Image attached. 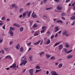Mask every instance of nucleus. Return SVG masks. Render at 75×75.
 <instances>
[{
    "label": "nucleus",
    "mask_w": 75,
    "mask_h": 75,
    "mask_svg": "<svg viewBox=\"0 0 75 75\" xmlns=\"http://www.w3.org/2000/svg\"><path fill=\"white\" fill-rule=\"evenodd\" d=\"M64 50L65 52V53H66V54H69V53H70V52H72V50H70L69 51H68H68V50L66 48H64Z\"/></svg>",
    "instance_id": "f257e3e1"
},
{
    "label": "nucleus",
    "mask_w": 75,
    "mask_h": 75,
    "mask_svg": "<svg viewBox=\"0 0 75 75\" xmlns=\"http://www.w3.org/2000/svg\"><path fill=\"white\" fill-rule=\"evenodd\" d=\"M33 71H34L33 69H31L29 70V72L30 75H33Z\"/></svg>",
    "instance_id": "f03ea898"
},
{
    "label": "nucleus",
    "mask_w": 75,
    "mask_h": 75,
    "mask_svg": "<svg viewBox=\"0 0 75 75\" xmlns=\"http://www.w3.org/2000/svg\"><path fill=\"white\" fill-rule=\"evenodd\" d=\"M10 68H13V69H15L16 68V63H14L12 66L10 67Z\"/></svg>",
    "instance_id": "7ed1b4c3"
},
{
    "label": "nucleus",
    "mask_w": 75,
    "mask_h": 75,
    "mask_svg": "<svg viewBox=\"0 0 75 75\" xmlns=\"http://www.w3.org/2000/svg\"><path fill=\"white\" fill-rule=\"evenodd\" d=\"M57 9L58 10H61L62 9V7L60 6H57Z\"/></svg>",
    "instance_id": "20e7f679"
},
{
    "label": "nucleus",
    "mask_w": 75,
    "mask_h": 75,
    "mask_svg": "<svg viewBox=\"0 0 75 75\" xmlns=\"http://www.w3.org/2000/svg\"><path fill=\"white\" fill-rule=\"evenodd\" d=\"M25 60H26V57L25 56H24L21 59L22 62L25 61Z\"/></svg>",
    "instance_id": "39448f33"
},
{
    "label": "nucleus",
    "mask_w": 75,
    "mask_h": 75,
    "mask_svg": "<svg viewBox=\"0 0 75 75\" xmlns=\"http://www.w3.org/2000/svg\"><path fill=\"white\" fill-rule=\"evenodd\" d=\"M6 58H8V59H10L11 60L12 59V58H11V57L10 56V55H8L6 56L5 57Z\"/></svg>",
    "instance_id": "423d86ee"
},
{
    "label": "nucleus",
    "mask_w": 75,
    "mask_h": 75,
    "mask_svg": "<svg viewBox=\"0 0 75 75\" xmlns=\"http://www.w3.org/2000/svg\"><path fill=\"white\" fill-rule=\"evenodd\" d=\"M55 33H56V32H57V31H58L59 30V28H58V27H56L55 28Z\"/></svg>",
    "instance_id": "0eeeda50"
},
{
    "label": "nucleus",
    "mask_w": 75,
    "mask_h": 75,
    "mask_svg": "<svg viewBox=\"0 0 75 75\" xmlns=\"http://www.w3.org/2000/svg\"><path fill=\"white\" fill-rule=\"evenodd\" d=\"M41 41V40L39 41L38 42H35L34 43V45H38L40 44V43Z\"/></svg>",
    "instance_id": "6e6552de"
},
{
    "label": "nucleus",
    "mask_w": 75,
    "mask_h": 75,
    "mask_svg": "<svg viewBox=\"0 0 75 75\" xmlns=\"http://www.w3.org/2000/svg\"><path fill=\"white\" fill-rule=\"evenodd\" d=\"M16 48V50H19L20 48V44H18L15 47Z\"/></svg>",
    "instance_id": "1a4fd4ad"
},
{
    "label": "nucleus",
    "mask_w": 75,
    "mask_h": 75,
    "mask_svg": "<svg viewBox=\"0 0 75 75\" xmlns=\"http://www.w3.org/2000/svg\"><path fill=\"white\" fill-rule=\"evenodd\" d=\"M15 30V28H13L11 26L10 27L9 31H13V30Z\"/></svg>",
    "instance_id": "9d476101"
},
{
    "label": "nucleus",
    "mask_w": 75,
    "mask_h": 75,
    "mask_svg": "<svg viewBox=\"0 0 75 75\" xmlns=\"http://www.w3.org/2000/svg\"><path fill=\"white\" fill-rule=\"evenodd\" d=\"M59 50H62V49L63 48V45H60L59 46Z\"/></svg>",
    "instance_id": "9b49d317"
},
{
    "label": "nucleus",
    "mask_w": 75,
    "mask_h": 75,
    "mask_svg": "<svg viewBox=\"0 0 75 75\" xmlns=\"http://www.w3.org/2000/svg\"><path fill=\"white\" fill-rule=\"evenodd\" d=\"M61 16H62V17H65L66 16V14H65V13L64 12H63L61 14Z\"/></svg>",
    "instance_id": "f8f14e48"
},
{
    "label": "nucleus",
    "mask_w": 75,
    "mask_h": 75,
    "mask_svg": "<svg viewBox=\"0 0 75 75\" xmlns=\"http://www.w3.org/2000/svg\"><path fill=\"white\" fill-rule=\"evenodd\" d=\"M60 43V42H56L54 45L53 47H56V46H57V45H58Z\"/></svg>",
    "instance_id": "ddd939ff"
},
{
    "label": "nucleus",
    "mask_w": 75,
    "mask_h": 75,
    "mask_svg": "<svg viewBox=\"0 0 75 75\" xmlns=\"http://www.w3.org/2000/svg\"><path fill=\"white\" fill-rule=\"evenodd\" d=\"M9 34H10L11 36H13V32H12V31H9Z\"/></svg>",
    "instance_id": "4468645a"
},
{
    "label": "nucleus",
    "mask_w": 75,
    "mask_h": 75,
    "mask_svg": "<svg viewBox=\"0 0 75 75\" xmlns=\"http://www.w3.org/2000/svg\"><path fill=\"white\" fill-rule=\"evenodd\" d=\"M66 34H67V31L65 30L63 31V35H66Z\"/></svg>",
    "instance_id": "2eb2a0df"
},
{
    "label": "nucleus",
    "mask_w": 75,
    "mask_h": 75,
    "mask_svg": "<svg viewBox=\"0 0 75 75\" xmlns=\"http://www.w3.org/2000/svg\"><path fill=\"white\" fill-rule=\"evenodd\" d=\"M23 47H21L20 49V52H23Z\"/></svg>",
    "instance_id": "dca6fc26"
},
{
    "label": "nucleus",
    "mask_w": 75,
    "mask_h": 75,
    "mask_svg": "<svg viewBox=\"0 0 75 75\" xmlns=\"http://www.w3.org/2000/svg\"><path fill=\"white\" fill-rule=\"evenodd\" d=\"M57 23H60L61 24H63V22L61 20H58L56 21Z\"/></svg>",
    "instance_id": "f3484780"
},
{
    "label": "nucleus",
    "mask_w": 75,
    "mask_h": 75,
    "mask_svg": "<svg viewBox=\"0 0 75 75\" xmlns=\"http://www.w3.org/2000/svg\"><path fill=\"white\" fill-rule=\"evenodd\" d=\"M13 25H14V26H16L17 27H20V25L16 24V23H15L13 24Z\"/></svg>",
    "instance_id": "a211bd4d"
},
{
    "label": "nucleus",
    "mask_w": 75,
    "mask_h": 75,
    "mask_svg": "<svg viewBox=\"0 0 75 75\" xmlns=\"http://www.w3.org/2000/svg\"><path fill=\"white\" fill-rule=\"evenodd\" d=\"M46 58L47 59H48V58H50V57H51V55H50V54H46Z\"/></svg>",
    "instance_id": "6ab92c4d"
},
{
    "label": "nucleus",
    "mask_w": 75,
    "mask_h": 75,
    "mask_svg": "<svg viewBox=\"0 0 75 75\" xmlns=\"http://www.w3.org/2000/svg\"><path fill=\"white\" fill-rule=\"evenodd\" d=\"M37 17V16L35 14H33V18H36Z\"/></svg>",
    "instance_id": "aec40b11"
},
{
    "label": "nucleus",
    "mask_w": 75,
    "mask_h": 75,
    "mask_svg": "<svg viewBox=\"0 0 75 75\" xmlns=\"http://www.w3.org/2000/svg\"><path fill=\"white\" fill-rule=\"evenodd\" d=\"M22 62L23 63L24 65H25L26 64H27V61L25 60V61H23V62Z\"/></svg>",
    "instance_id": "412c9836"
},
{
    "label": "nucleus",
    "mask_w": 75,
    "mask_h": 75,
    "mask_svg": "<svg viewBox=\"0 0 75 75\" xmlns=\"http://www.w3.org/2000/svg\"><path fill=\"white\" fill-rule=\"evenodd\" d=\"M29 61H31L33 60V59H32V56H30L29 57Z\"/></svg>",
    "instance_id": "4be33fe9"
},
{
    "label": "nucleus",
    "mask_w": 75,
    "mask_h": 75,
    "mask_svg": "<svg viewBox=\"0 0 75 75\" xmlns=\"http://www.w3.org/2000/svg\"><path fill=\"white\" fill-rule=\"evenodd\" d=\"M23 11V9L21 8L20 10L19 13H21Z\"/></svg>",
    "instance_id": "5701e85b"
},
{
    "label": "nucleus",
    "mask_w": 75,
    "mask_h": 75,
    "mask_svg": "<svg viewBox=\"0 0 75 75\" xmlns=\"http://www.w3.org/2000/svg\"><path fill=\"white\" fill-rule=\"evenodd\" d=\"M29 23L30 24V26L33 25V21H29Z\"/></svg>",
    "instance_id": "b1692460"
},
{
    "label": "nucleus",
    "mask_w": 75,
    "mask_h": 75,
    "mask_svg": "<svg viewBox=\"0 0 75 75\" xmlns=\"http://www.w3.org/2000/svg\"><path fill=\"white\" fill-rule=\"evenodd\" d=\"M25 16H26V13H23V18H24V17H25Z\"/></svg>",
    "instance_id": "393cba45"
},
{
    "label": "nucleus",
    "mask_w": 75,
    "mask_h": 75,
    "mask_svg": "<svg viewBox=\"0 0 75 75\" xmlns=\"http://www.w3.org/2000/svg\"><path fill=\"white\" fill-rule=\"evenodd\" d=\"M47 44H47V45L49 44H50V40L48 39V41H47Z\"/></svg>",
    "instance_id": "a878e982"
},
{
    "label": "nucleus",
    "mask_w": 75,
    "mask_h": 75,
    "mask_svg": "<svg viewBox=\"0 0 75 75\" xmlns=\"http://www.w3.org/2000/svg\"><path fill=\"white\" fill-rule=\"evenodd\" d=\"M71 20H75V16H72L71 17Z\"/></svg>",
    "instance_id": "bb28decb"
},
{
    "label": "nucleus",
    "mask_w": 75,
    "mask_h": 75,
    "mask_svg": "<svg viewBox=\"0 0 75 75\" xmlns=\"http://www.w3.org/2000/svg\"><path fill=\"white\" fill-rule=\"evenodd\" d=\"M58 67H59V68H61L62 67V64H61V63L60 64L58 65Z\"/></svg>",
    "instance_id": "cd10ccee"
},
{
    "label": "nucleus",
    "mask_w": 75,
    "mask_h": 75,
    "mask_svg": "<svg viewBox=\"0 0 75 75\" xmlns=\"http://www.w3.org/2000/svg\"><path fill=\"white\" fill-rule=\"evenodd\" d=\"M40 71H41V69H40L39 70H36L35 73H37L38 72H40Z\"/></svg>",
    "instance_id": "c85d7f7f"
},
{
    "label": "nucleus",
    "mask_w": 75,
    "mask_h": 75,
    "mask_svg": "<svg viewBox=\"0 0 75 75\" xmlns=\"http://www.w3.org/2000/svg\"><path fill=\"white\" fill-rule=\"evenodd\" d=\"M72 56L69 55L67 56V59H69V58H72Z\"/></svg>",
    "instance_id": "c756f323"
},
{
    "label": "nucleus",
    "mask_w": 75,
    "mask_h": 75,
    "mask_svg": "<svg viewBox=\"0 0 75 75\" xmlns=\"http://www.w3.org/2000/svg\"><path fill=\"white\" fill-rule=\"evenodd\" d=\"M23 30V27H22L20 28V31L21 32H22Z\"/></svg>",
    "instance_id": "7c9ffc66"
},
{
    "label": "nucleus",
    "mask_w": 75,
    "mask_h": 75,
    "mask_svg": "<svg viewBox=\"0 0 75 75\" xmlns=\"http://www.w3.org/2000/svg\"><path fill=\"white\" fill-rule=\"evenodd\" d=\"M3 38L0 37V43H1V42H3Z\"/></svg>",
    "instance_id": "2f4dec72"
},
{
    "label": "nucleus",
    "mask_w": 75,
    "mask_h": 75,
    "mask_svg": "<svg viewBox=\"0 0 75 75\" xmlns=\"http://www.w3.org/2000/svg\"><path fill=\"white\" fill-rule=\"evenodd\" d=\"M47 28V27L46 26H44V27H42V29H43V30H45Z\"/></svg>",
    "instance_id": "473e14b6"
},
{
    "label": "nucleus",
    "mask_w": 75,
    "mask_h": 75,
    "mask_svg": "<svg viewBox=\"0 0 75 75\" xmlns=\"http://www.w3.org/2000/svg\"><path fill=\"white\" fill-rule=\"evenodd\" d=\"M69 47V45L68 44H66L65 47L66 48H68Z\"/></svg>",
    "instance_id": "72a5a7b5"
},
{
    "label": "nucleus",
    "mask_w": 75,
    "mask_h": 75,
    "mask_svg": "<svg viewBox=\"0 0 75 75\" xmlns=\"http://www.w3.org/2000/svg\"><path fill=\"white\" fill-rule=\"evenodd\" d=\"M1 52L3 54H4V51L3 50H1Z\"/></svg>",
    "instance_id": "f704fd0d"
},
{
    "label": "nucleus",
    "mask_w": 75,
    "mask_h": 75,
    "mask_svg": "<svg viewBox=\"0 0 75 75\" xmlns=\"http://www.w3.org/2000/svg\"><path fill=\"white\" fill-rule=\"evenodd\" d=\"M36 69H40V67L39 66H37L35 68Z\"/></svg>",
    "instance_id": "c9c22d12"
},
{
    "label": "nucleus",
    "mask_w": 75,
    "mask_h": 75,
    "mask_svg": "<svg viewBox=\"0 0 75 75\" xmlns=\"http://www.w3.org/2000/svg\"><path fill=\"white\" fill-rule=\"evenodd\" d=\"M13 43V41H11L10 42L9 44V45H12Z\"/></svg>",
    "instance_id": "e433bc0d"
},
{
    "label": "nucleus",
    "mask_w": 75,
    "mask_h": 75,
    "mask_svg": "<svg viewBox=\"0 0 75 75\" xmlns=\"http://www.w3.org/2000/svg\"><path fill=\"white\" fill-rule=\"evenodd\" d=\"M55 59V58L54 56H53L50 58V59Z\"/></svg>",
    "instance_id": "4c0bfd02"
},
{
    "label": "nucleus",
    "mask_w": 75,
    "mask_h": 75,
    "mask_svg": "<svg viewBox=\"0 0 75 75\" xmlns=\"http://www.w3.org/2000/svg\"><path fill=\"white\" fill-rule=\"evenodd\" d=\"M38 26V25H37V24H35L33 26V27H37Z\"/></svg>",
    "instance_id": "58836bf2"
},
{
    "label": "nucleus",
    "mask_w": 75,
    "mask_h": 75,
    "mask_svg": "<svg viewBox=\"0 0 75 75\" xmlns=\"http://www.w3.org/2000/svg\"><path fill=\"white\" fill-rule=\"evenodd\" d=\"M4 50L5 51H8V49L7 48H4Z\"/></svg>",
    "instance_id": "ea45409f"
},
{
    "label": "nucleus",
    "mask_w": 75,
    "mask_h": 75,
    "mask_svg": "<svg viewBox=\"0 0 75 75\" xmlns=\"http://www.w3.org/2000/svg\"><path fill=\"white\" fill-rule=\"evenodd\" d=\"M75 21H74L73 22V23L71 24V25H74V24H75Z\"/></svg>",
    "instance_id": "a19ab883"
},
{
    "label": "nucleus",
    "mask_w": 75,
    "mask_h": 75,
    "mask_svg": "<svg viewBox=\"0 0 75 75\" xmlns=\"http://www.w3.org/2000/svg\"><path fill=\"white\" fill-rule=\"evenodd\" d=\"M44 31H45V30H44V29H43L41 31V34L43 33H44Z\"/></svg>",
    "instance_id": "79ce46f5"
},
{
    "label": "nucleus",
    "mask_w": 75,
    "mask_h": 75,
    "mask_svg": "<svg viewBox=\"0 0 75 75\" xmlns=\"http://www.w3.org/2000/svg\"><path fill=\"white\" fill-rule=\"evenodd\" d=\"M52 8H47L46 9V10H50V9H51Z\"/></svg>",
    "instance_id": "37998d69"
},
{
    "label": "nucleus",
    "mask_w": 75,
    "mask_h": 75,
    "mask_svg": "<svg viewBox=\"0 0 75 75\" xmlns=\"http://www.w3.org/2000/svg\"><path fill=\"white\" fill-rule=\"evenodd\" d=\"M54 35H52L50 38L51 39H52L54 38Z\"/></svg>",
    "instance_id": "c03bdc74"
},
{
    "label": "nucleus",
    "mask_w": 75,
    "mask_h": 75,
    "mask_svg": "<svg viewBox=\"0 0 75 75\" xmlns=\"http://www.w3.org/2000/svg\"><path fill=\"white\" fill-rule=\"evenodd\" d=\"M44 52H42L40 54V55L41 56L42 54H44Z\"/></svg>",
    "instance_id": "a18cd8bd"
},
{
    "label": "nucleus",
    "mask_w": 75,
    "mask_h": 75,
    "mask_svg": "<svg viewBox=\"0 0 75 75\" xmlns=\"http://www.w3.org/2000/svg\"><path fill=\"white\" fill-rule=\"evenodd\" d=\"M5 17H3L1 18V20H5Z\"/></svg>",
    "instance_id": "49530a36"
},
{
    "label": "nucleus",
    "mask_w": 75,
    "mask_h": 75,
    "mask_svg": "<svg viewBox=\"0 0 75 75\" xmlns=\"http://www.w3.org/2000/svg\"><path fill=\"white\" fill-rule=\"evenodd\" d=\"M30 3L29 2L27 4H26V6H29V5H30Z\"/></svg>",
    "instance_id": "de8ad7c7"
},
{
    "label": "nucleus",
    "mask_w": 75,
    "mask_h": 75,
    "mask_svg": "<svg viewBox=\"0 0 75 75\" xmlns=\"http://www.w3.org/2000/svg\"><path fill=\"white\" fill-rule=\"evenodd\" d=\"M47 34H50L51 33L49 32V30H48L47 32L46 33Z\"/></svg>",
    "instance_id": "09e8293b"
},
{
    "label": "nucleus",
    "mask_w": 75,
    "mask_h": 75,
    "mask_svg": "<svg viewBox=\"0 0 75 75\" xmlns=\"http://www.w3.org/2000/svg\"><path fill=\"white\" fill-rule=\"evenodd\" d=\"M37 34V32L35 33V35H34V36H36L37 35H38L39 34Z\"/></svg>",
    "instance_id": "8fccbe9b"
},
{
    "label": "nucleus",
    "mask_w": 75,
    "mask_h": 75,
    "mask_svg": "<svg viewBox=\"0 0 75 75\" xmlns=\"http://www.w3.org/2000/svg\"><path fill=\"white\" fill-rule=\"evenodd\" d=\"M23 62H22V63H21L20 64V66H22V65H23Z\"/></svg>",
    "instance_id": "3c124183"
},
{
    "label": "nucleus",
    "mask_w": 75,
    "mask_h": 75,
    "mask_svg": "<svg viewBox=\"0 0 75 75\" xmlns=\"http://www.w3.org/2000/svg\"><path fill=\"white\" fill-rule=\"evenodd\" d=\"M47 0H43L44 3H45L47 2Z\"/></svg>",
    "instance_id": "603ef678"
},
{
    "label": "nucleus",
    "mask_w": 75,
    "mask_h": 75,
    "mask_svg": "<svg viewBox=\"0 0 75 75\" xmlns=\"http://www.w3.org/2000/svg\"><path fill=\"white\" fill-rule=\"evenodd\" d=\"M12 7H15V6H16V4H13L12 5Z\"/></svg>",
    "instance_id": "864d4df0"
},
{
    "label": "nucleus",
    "mask_w": 75,
    "mask_h": 75,
    "mask_svg": "<svg viewBox=\"0 0 75 75\" xmlns=\"http://www.w3.org/2000/svg\"><path fill=\"white\" fill-rule=\"evenodd\" d=\"M42 42H43V40H42V41L41 42L40 45H42Z\"/></svg>",
    "instance_id": "5fc2aeb1"
},
{
    "label": "nucleus",
    "mask_w": 75,
    "mask_h": 75,
    "mask_svg": "<svg viewBox=\"0 0 75 75\" xmlns=\"http://www.w3.org/2000/svg\"><path fill=\"white\" fill-rule=\"evenodd\" d=\"M70 0H66V3H68V2H69V1H70Z\"/></svg>",
    "instance_id": "6e6d98bb"
},
{
    "label": "nucleus",
    "mask_w": 75,
    "mask_h": 75,
    "mask_svg": "<svg viewBox=\"0 0 75 75\" xmlns=\"http://www.w3.org/2000/svg\"><path fill=\"white\" fill-rule=\"evenodd\" d=\"M61 33H62V30H61L60 31H59L58 32V34H61Z\"/></svg>",
    "instance_id": "4d7b16f0"
},
{
    "label": "nucleus",
    "mask_w": 75,
    "mask_h": 75,
    "mask_svg": "<svg viewBox=\"0 0 75 75\" xmlns=\"http://www.w3.org/2000/svg\"><path fill=\"white\" fill-rule=\"evenodd\" d=\"M5 26H6V25H4L3 27V28L4 29V30H5Z\"/></svg>",
    "instance_id": "13d9d810"
},
{
    "label": "nucleus",
    "mask_w": 75,
    "mask_h": 75,
    "mask_svg": "<svg viewBox=\"0 0 75 75\" xmlns=\"http://www.w3.org/2000/svg\"><path fill=\"white\" fill-rule=\"evenodd\" d=\"M62 18L63 20H65V18L64 17H62Z\"/></svg>",
    "instance_id": "bf43d9fd"
},
{
    "label": "nucleus",
    "mask_w": 75,
    "mask_h": 75,
    "mask_svg": "<svg viewBox=\"0 0 75 75\" xmlns=\"http://www.w3.org/2000/svg\"><path fill=\"white\" fill-rule=\"evenodd\" d=\"M5 69H6V70H9V69H10V68H5Z\"/></svg>",
    "instance_id": "052dcab7"
},
{
    "label": "nucleus",
    "mask_w": 75,
    "mask_h": 75,
    "mask_svg": "<svg viewBox=\"0 0 75 75\" xmlns=\"http://www.w3.org/2000/svg\"><path fill=\"white\" fill-rule=\"evenodd\" d=\"M54 1H55L56 2H58L59 1V0H54Z\"/></svg>",
    "instance_id": "680f3d73"
},
{
    "label": "nucleus",
    "mask_w": 75,
    "mask_h": 75,
    "mask_svg": "<svg viewBox=\"0 0 75 75\" xmlns=\"http://www.w3.org/2000/svg\"><path fill=\"white\" fill-rule=\"evenodd\" d=\"M43 3H44V1L41 2V3H40L41 5H42V4H43Z\"/></svg>",
    "instance_id": "e2e57ef3"
},
{
    "label": "nucleus",
    "mask_w": 75,
    "mask_h": 75,
    "mask_svg": "<svg viewBox=\"0 0 75 75\" xmlns=\"http://www.w3.org/2000/svg\"><path fill=\"white\" fill-rule=\"evenodd\" d=\"M30 14H31L30 13H28V17H30Z\"/></svg>",
    "instance_id": "0e129e2a"
},
{
    "label": "nucleus",
    "mask_w": 75,
    "mask_h": 75,
    "mask_svg": "<svg viewBox=\"0 0 75 75\" xmlns=\"http://www.w3.org/2000/svg\"><path fill=\"white\" fill-rule=\"evenodd\" d=\"M66 37H68V35H69V34H67V33H66V34L65 35Z\"/></svg>",
    "instance_id": "69168bd1"
},
{
    "label": "nucleus",
    "mask_w": 75,
    "mask_h": 75,
    "mask_svg": "<svg viewBox=\"0 0 75 75\" xmlns=\"http://www.w3.org/2000/svg\"><path fill=\"white\" fill-rule=\"evenodd\" d=\"M32 12V11H29V13H28L29 14H30Z\"/></svg>",
    "instance_id": "338daca9"
},
{
    "label": "nucleus",
    "mask_w": 75,
    "mask_h": 75,
    "mask_svg": "<svg viewBox=\"0 0 75 75\" xmlns=\"http://www.w3.org/2000/svg\"><path fill=\"white\" fill-rule=\"evenodd\" d=\"M31 42H30L28 44V45H29V46H30V45H31Z\"/></svg>",
    "instance_id": "774afa93"
}]
</instances>
